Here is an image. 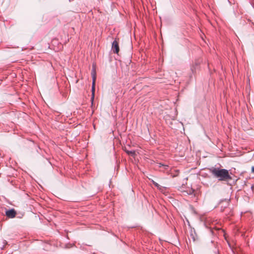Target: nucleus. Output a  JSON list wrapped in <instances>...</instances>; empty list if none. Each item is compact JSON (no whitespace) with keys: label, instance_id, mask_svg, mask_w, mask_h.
Returning a JSON list of instances; mask_svg holds the SVG:
<instances>
[{"label":"nucleus","instance_id":"f257e3e1","mask_svg":"<svg viewBox=\"0 0 254 254\" xmlns=\"http://www.w3.org/2000/svg\"><path fill=\"white\" fill-rule=\"evenodd\" d=\"M210 173L219 181H229L232 179L229 171L225 169L212 167L209 169Z\"/></svg>","mask_w":254,"mask_h":254},{"label":"nucleus","instance_id":"f03ea898","mask_svg":"<svg viewBox=\"0 0 254 254\" xmlns=\"http://www.w3.org/2000/svg\"><path fill=\"white\" fill-rule=\"evenodd\" d=\"M112 49L114 53L118 54L120 48L119 46V42L116 40L114 41L113 42Z\"/></svg>","mask_w":254,"mask_h":254},{"label":"nucleus","instance_id":"7ed1b4c3","mask_svg":"<svg viewBox=\"0 0 254 254\" xmlns=\"http://www.w3.org/2000/svg\"><path fill=\"white\" fill-rule=\"evenodd\" d=\"M92 75L93 78V81H92V97L91 98V100L93 102L94 99V92H95V80H96V76H95V71L92 72Z\"/></svg>","mask_w":254,"mask_h":254},{"label":"nucleus","instance_id":"20e7f679","mask_svg":"<svg viewBox=\"0 0 254 254\" xmlns=\"http://www.w3.org/2000/svg\"><path fill=\"white\" fill-rule=\"evenodd\" d=\"M16 214V212L14 209H11L8 210L6 211L5 215L6 216L10 218H13L15 217Z\"/></svg>","mask_w":254,"mask_h":254},{"label":"nucleus","instance_id":"39448f33","mask_svg":"<svg viewBox=\"0 0 254 254\" xmlns=\"http://www.w3.org/2000/svg\"><path fill=\"white\" fill-rule=\"evenodd\" d=\"M152 183L154 185V186L157 188V189L161 191L163 190L164 189V188L162 186H161L160 185H159L158 183L154 181L153 180H152Z\"/></svg>","mask_w":254,"mask_h":254},{"label":"nucleus","instance_id":"423d86ee","mask_svg":"<svg viewBox=\"0 0 254 254\" xmlns=\"http://www.w3.org/2000/svg\"><path fill=\"white\" fill-rule=\"evenodd\" d=\"M126 152H127V154L130 155H131L132 156H133L135 155V151H133V150H132V151H127Z\"/></svg>","mask_w":254,"mask_h":254},{"label":"nucleus","instance_id":"0eeeda50","mask_svg":"<svg viewBox=\"0 0 254 254\" xmlns=\"http://www.w3.org/2000/svg\"><path fill=\"white\" fill-rule=\"evenodd\" d=\"M194 192V190L192 189H190L188 190V193L189 194H192Z\"/></svg>","mask_w":254,"mask_h":254},{"label":"nucleus","instance_id":"6e6552de","mask_svg":"<svg viewBox=\"0 0 254 254\" xmlns=\"http://www.w3.org/2000/svg\"><path fill=\"white\" fill-rule=\"evenodd\" d=\"M161 166L164 167L165 169H166L168 167V166H167V165H164L163 164H160L159 165V167H161Z\"/></svg>","mask_w":254,"mask_h":254},{"label":"nucleus","instance_id":"1a4fd4ad","mask_svg":"<svg viewBox=\"0 0 254 254\" xmlns=\"http://www.w3.org/2000/svg\"><path fill=\"white\" fill-rule=\"evenodd\" d=\"M252 172L253 173H254V166H253V167H252Z\"/></svg>","mask_w":254,"mask_h":254},{"label":"nucleus","instance_id":"9d476101","mask_svg":"<svg viewBox=\"0 0 254 254\" xmlns=\"http://www.w3.org/2000/svg\"><path fill=\"white\" fill-rule=\"evenodd\" d=\"M225 203H226V204L227 205V204H228V201L226 200V201H225Z\"/></svg>","mask_w":254,"mask_h":254},{"label":"nucleus","instance_id":"9b49d317","mask_svg":"<svg viewBox=\"0 0 254 254\" xmlns=\"http://www.w3.org/2000/svg\"><path fill=\"white\" fill-rule=\"evenodd\" d=\"M223 202H224L223 201H221V202H220V204H222Z\"/></svg>","mask_w":254,"mask_h":254}]
</instances>
